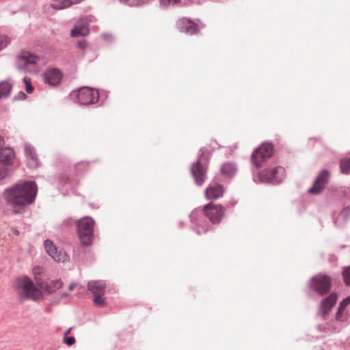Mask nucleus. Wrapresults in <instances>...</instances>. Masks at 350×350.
Listing matches in <instances>:
<instances>
[{"instance_id": "nucleus-1", "label": "nucleus", "mask_w": 350, "mask_h": 350, "mask_svg": "<svg viewBox=\"0 0 350 350\" xmlns=\"http://www.w3.org/2000/svg\"><path fill=\"white\" fill-rule=\"evenodd\" d=\"M38 189L35 182H18L4 192L7 203L13 207L15 213H19L25 206L34 202Z\"/></svg>"}, {"instance_id": "nucleus-2", "label": "nucleus", "mask_w": 350, "mask_h": 350, "mask_svg": "<svg viewBox=\"0 0 350 350\" xmlns=\"http://www.w3.org/2000/svg\"><path fill=\"white\" fill-rule=\"evenodd\" d=\"M13 287L21 300L31 299L37 301L43 298L42 291L36 286L31 279L27 275L17 278L14 280Z\"/></svg>"}, {"instance_id": "nucleus-3", "label": "nucleus", "mask_w": 350, "mask_h": 350, "mask_svg": "<svg viewBox=\"0 0 350 350\" xmlns=\"http://www.w3.org/2000/svg\"><path fill=\"white\" fill-rule=\"evenodd\" d=\"M39 61V56L29 51H23L17 56L16 65L19 70L37 72V64Z\"/></svg>"}, {"instance_id": "nucleus-4", "label": "nucleus", "mask_w": 350, "mask_h": 350, "mask_svg": "<svg viewBox=\"0 0 350 350\" xmlns=\"http://www.w3.org/2000/svg\"><path fill=\"white\" fill-rule=\"evenodd\" d=\"M94 221L90 217H84L77 221V230L81 243L85 245L92 243Z\"/></svg>"}, {"instance_id": "nucleus-5", "label": "nucleus", "mask_w": 350, "mask_h": 350, "mask_svg": "<svg viewBox=\"0 0 350 350\" xmlns=\"http://www.w3.org/2000/svg\"><path fill=\"white\" fill-rule=\"evenodd\" d=\"M70 96L72 99L76 98L75 102L81 105L97 103L99 98L98 92L88 87H83L78 91L72 92Z\"/></svg>"}, {"instance_id": "nucleus-6", "label": "nucleus", "mask_w": 350, "mask_h": 350, "mask_svg": "<svg viewBox=\"0 0 350 350\" xmlns=\"http://www.w3.org/2000/svg\"><path fill=\"white\" fill-rule=\"evenodd\" d=\"M203 154L204 152L191 167V174L196 183L198 185L203 184L206 176L207 159L204 158Z\"/></svg>"}, {"instance_id": "nucleus-7", "label": "nucleus", "mask_w": 350, "mask_h": 350, "mask_svg": "<svg viewBox=\"0 0 350 350\" xmlns=\"http://www.w3.org/2000/svg\"><path fill=\"white\" fill-rule=\"evenodd\" d=\"M260 182L278 184L282 181L285 177V170L278 166L272 170H265L258 174Z\"/></svg>"}, {"instance_id": "nucleus-8", "label": "nucleus", "mask_w": 350, "mask_h": 350, "mask_svg": "<svg viewBox=\"0 0 350 350\" xmlns=\"http://www.w3.org/2000/svg\"><path fill=\"white\" fill-rule=\"evenodd\" d=\"M273 147L271 144H264L252 153V161L254 165L258 167L272 156Z\"/></svg>"}, {"instance_id": "nucleus-9", "label": "nucleus", "mask_w": 350, "mask_h": 350, "mask_svg": "<svg viewBox=\"0 0 350 350\" xmlns=\"http://www.w3.org/2000/svg\"><path fill=\"white\" fill-rule=\"evenodd\" d=\"M331 286V280L325 275H317L310 280V287L319 295H323L329 292Z\"/></svg>"}, {"instance_id": "nucleus-10", "label": "nucleus", "mask_w": 350, "mask_h": 350, "mask_svg": "<svg viewBox=\"0 0 350 350\" xmlns=\"http://www.w3.org/2000/svg\"><path fill=\"white\" fill-rule=\"evenodd\" d=\"M203 211L206 217L213 224L219 223L224 214V211L221 205L213 203L204 205Z\"/></svg>"}, {"instance_id": "nucleus-11", "label": "nucleus", "mask_w": 350, "mask_h": 350, "mask_svg": "<svg viewBox=\"0 0 350 350\" xmlns=\"http://www.w3.org/2000/svg\"><path fill=\"white\" fill-rule=\"evenodd\" d=\"M330 173L327 170H321L314 181L313 185L308 189V193L315 195L321 193L327 185Z\"/></svg>"}, {"instance_id": "nucleus-12", "label": "nucleus", "mask_w": 350, "mask_h": 350, "mask_svg": "<svg viewBox=\"0 0 350 350\" xmlns=\"http://www.w3.org/2000/svg\"><path fill=\"white\" fill-rule=\"evenodd\" d=\"M44 245L48 254L51 256L55 261L66 262L69 260V256L65 252H62V251L58 252L56 246L51 240L46 239L44 242Z\"/></svg>"}, {"instance_id": "nucleus-13", "label": "nucleus", "mask_w": 350, "mask_h": 350, "mask_svg": "<svg viewBox=\"0 0 350 350\" xmlns=\"http://www.w3.org/2000/svg\"><path fill=\"white\" fill-rule=\"evenodd\" d=\"M177 27L180 31L185 32L189 35L194 34L198 30L197 24L186 18L178 21Z\"/></svg>"}, {"instance_id": "nucleus-14", "label": "nucleus", "mask_w": 350, "mask_h": 350, "mask_svg": "<svg viewBox=\"0 0 350 350\" xmlns=\"http://www.w3.org/2000/svg\"><path fill=\"white\" fill-rule=\"evenodd\" d=\"M62 73L59 70L56 68L49 69L44 73V82L49 85L55 86L60 83L62 79Z\"/></svg>"}, {"instance_id": "nucleus-15", "label": "nucleus", "mask_w": 350, "mask_h": 350, "mask_svg": "<svg viewBox=\"0 0 350 350\" xmlns=\"http://www.w3.org/2000/svg\"><path fill=\"white\" fill-rule=\"evenodd\" d=\"M223 186L217 183L209 185V186L205 190V197L208 200H217L221 198L223 196Z\"/></svg>"}, {"instance_id": "nucleus-16", "label": "nucleus", "mask_w": 350, "mask_h": 350, "mask_svg": "<svg viewBox=\"0 0 350 350\" xmlns=\"http://www.w3.org/2000/svg\"><path fill=\"white\" fill-rule=\"evenodd\" d=\"M25 153L27 165L29 166V167H37L39 165V163L34 148L31 146L26 144L25 146Z\"/></svg>"}, {"instance_id": "nucleus-17", "label": "nucleus", "mask_w": 350, "mask_h": 350, "mask_svg": "<svg viewBox=\"0 0 350 350\" xmlns=\"http://www.w3.org/2000/svg\"><path fill=\"white\" fill-rule=\"evenodd\" d=\"M337 299V295L336 293H332L329 297L322 301L321 308L323 316L329 312L332 307L335 305Z\"/></svg>"}, {"instance_id": "nucleus-18", "label": "nucleus", "mask_w": 350, "mask_h": 350, "mask_svg": "<svg viewBox=\"0 0 350 350\" xmlns=\"http://www.w3.org/2000/svg\"><path fill=\"white\" fill-rule=\"evenodd\" d=\"M106 284L104 281H91L88 284V289L94 295H104Z\"/></svg>"}, {"instance_id": "nucleus-19", "label": "nucleus", "mask_w": 350, "mask_h": 350, "mask_svg": "<svg viewBox=\"0 0 350 350\" xmlns=\"http://www.w3.org/2000/svg\"><path fill=\"white\" fill-rule=\"evenodd\" d=\"M220 172L224 176L231 178L234 176L237 172V165L232 162L224 163L221 166Z\"/></svg>"}, {"instance_id": "nucleus-20", "label": "nucleus", "mask_w": 350, "mask_h": 350, "mask_svg": "<svg viewBox=\"0 0 350 350\" xmlns=\"http://www.w3.org/2000/svg\"><path fill=\"white\" fill-rule=\"evenodd\" d=\"M349 215L350 208H345L334 219L335 224L339 228L345 226L348 223Z\"/></svg>"}, {"instance_id": "nucleus-21", "label": "nucleus", "mask_w": 350, "mask_h": 350, "mask_svg": "<svg viewBox=\"0 0 350 350\" xmlns=\"http://www.w3.org/2000/svg\"><path fill=\"white\" fill-rule=\"evenodd\" d=\"M62 286L63 282L61 280H55L50 281L44 286H40V288L47 293L51 294L62 288Z\"/></svg>"}, {"instance_id": "nucleus-22", "label": "nucleus", "mask_w": 350, "mask_h": 350, "mask_svg": "<svg viewBox=\"0 0 350 350\" xmlns=\"http://www.w3.org/2000/svg\"><path fill=\"white\" fill-rule=\"evenodd\" d=\"M14 156V153L12 149L10 148H3L0 150V163H2L5 165V164H9L13 157Z\"/></svg>"}, {"instance_id": "nucleus-23", "label": "nucleus", "mask_w": 350, "mask_h": 350, "mask_svg": "<svg viewBox=\"0 0 350 350\" xmlns=\"http://www.w3.org/2000/svg\"><path fill=\"white\" fill-rule=\"evenodd\" d=\"M89 33V29L86 25H76L72 29L70 35L72 37L85 36Z\"/></svg>"}, {"instance_id": "nucleus-24", "label": "nucleus", "mask_w": 350, "mask_h": 350, "mask_svg": "<svg viewBox=\"0 0 350 350\" xmlns=\"http://www.w3.org/2000/svg\"><path fill=\"white\" fill-rule=\"evenodd\" d=\"M12 85L10 83L2 81L0 83V99L8 98L11 92Z\"/></svg>"}, {"instance_id": "nucleus-25", "label": "nucleus", "mask_w": 350, "mask_h": 350, "mask_svg": "<svg viewBox=\"0 0 350 350\" xmlns=\"http://www.w3.org/2000/svg\"><path fill=\"white\" fill-rule=\"evenodd\" d=\"M350 304V296L347 297L342 301L338 307V312L336 313V319L337 320L342 321V313L343 312L345 308Z\"/></svg>"}, {"instance_id": "nucleus-26", "label": "nucleus", "mask_w": 350, "mask_h": 350, "mask_svg": "<svg viewBox=\"0 0 350 350\" xmlns=\"http://www.w3.org/2000/svg\"><path fill=\"white\" fill-rule=\"evenodd\" d=\"M340 167L342 174H349L350 173V159L345 158L341 159Z\"/></svg>"}, {"instance_id": "nucleus-27", "label": "nucleus", "mask_w": 350, "mask_h": 350, "mask_svg": "<svg viewBox=\"0 0 350 350\" xmlns=\"http://www.w3.org/2000/svg\"><path fill=\"white\" fill-rule=\"evenodd\" d=\"M342 275L344 278V281L346 285H350V267H347L344 271H342Z\"/></svg>"}, {"instance_id": "nucleus-28", "label": "nucleus", "mask_w": 350, "mask_h": 350, "mask_svg": "<svg viewBox=\"0 0 350 350\" xmlns=\"http://www.w3.org/2000/svg\"><path fill=\"white\" fill-rule=\"evenodd\" d=\"M103 295H96L94 296V304L98 306H104L105 305V301L102 297Z\"/></svg>"}, {"instance_id": "nucleus-29", "label": "nucleus", "mask_w": 350, "mask_h": 350, "mask_svg": "<svg viewBox=\"0 0 350 350\" xmlns=\"http://www.w3.org/2000/svg\"><path fill=\"white\" fill-rule=\"evenodd\" d=\"M23 81L24 83H25V85H26V91L28 94H30L33 91V87L31 84V81H30V79L25 77H24L23 79Z\"/></svg>"}, {"instance_id": "nucleus-30", "label": "nucleus", "mask_w": 350, "mask_h": 350, "mask_svg": "<svg viewBox=\"0 0 350 350\" xmlns=\"http://www.w3.org/2000/svg\"><path fill=\"white\" fill-rule=\"evenodd\" d=\"M8 175V170L6 167L0 163V180L5 178Z\"/></svg>"}, {"instance_id": "nucleus-31", "label": "nucleus", "mask_w": 350, "mask_h": 350, "mask_svg": "<svg viewBox=\"0 0 350 350\" xmlns=\"http://www.w3.org/2000/svg\"><path fill=\"white\" fill-rule=\"evenodd\" d=\"M10 42V39L7 36H3L0 39V51L4 49Z\"/></svg>"}, {"instance_id": "nucleus-32", "label": "nucleus", "mask_w": 350, "mask_h": 350, "mask_svg": "<svg viewBox=\"0 0 350 350\" xmlns=\"http://www.w3.org/2000/svg\"><path fill=\"white\" fill-rule=\"evenodd\" d=\"M120 2L123 3H128L129 5H139L140 1L139 0H119Z\"/></svg>"}, {"instance_id": "nucleus-33", "label": "nucleus", "mask_w": 350, "mask_h": 350, "mask_svg": "<svg viewBox=\"0 0 350 350\" xmlns=\"http://www.w3.org/2000/svg\"><path fill=\"white\" fill-rule=\"evenodd\" d=\"M159 3L161 7L167 8L171 5L170 0H159Z\"/></svg>"}, {"instance_id": "nucleus-34", "label": "nucleus", "mask_w": 350, "mask_h": 350, "mask_svg": "<svg viewBox=\"0 0 350 350\" xmlns=\"http://www.w3.org/2000/svg\"><path fill=\"white\" fill-rule=\"evenodd\" d=\"M75 342V338L73 336H70L66 338L65 342L68 346L72 345Z\"/></svg>"}, {"instance_id": "nucleus-35", "label": "nucleus", "mask_w": 350, "mask_h": 350, "mask_svg": "<svg viewBox=\"0 0 350 350\" xmlns=\"http://www.w3.org/2000/svg\"><path fill=\"white\" fill-rule=\"evenodd\" d=\"M27 97L26 94L23 92H21L18 94V95L15 97V99L16 100H21V99H25Z\"/></svg>"}, {"instance_id": "nucleus-36", "label": "nucleus", "mask_w": 350, "mask_h": 350, "mask_svg": "<svg viewBox=\"0 0 350 350\" xmlns=\"http://www.w3.org/2000/svg\"><path fill=\"white\" fill-rule=\"evenodd\" d=\"M33 272L35 275L40 274L41 272V269L39 267H34L33 269Z\"/></svg>"}, {"instance_id": "nucleus-37", "label": "nucleus", "mask_w": 350, "mask_h": 350, "mask_svg": "<svg viewBox=\"0 0 350 350\" xmlns=\"http://www.w3.org/2000/svg\"><path fill=\"white\" fill-rule=\"evenodd\" d=\"M171 1V5H176L180 3V0H170Z\"/></svg>"}, {"instance_id": "nucleus-38", "label": "nucleus", "mask_w": 350, "mask_h": 350, "mask_svg": "<svg viewBox=\"0 0 350 350\" xmlns=\"http://www.w3.org/2000/svg\"><path fill=\"white\" fill-rule=\"evenodd\" d=\"M198 211L197 210H194L192 211V213H191L190 215V218L191 219V221H193V219H194L196 213H197Z\"/></svg>"}, {"instance_id": "nucleus-39", "label": "nucleus", "mask_w": 350, "mask_h": 350, "mask_svg": "<svg viewBox=\"0 0 350 350\" xmlns=\"http://www.w3.org/2000/svg\"><path fill=\"white\" fill-rule=\"evenodd\" d=\"M78 45L80 48L81 49H84L85 46H86V43L85 42H79L78 43Z\"/></svg>"}, {"instance_id": "nucleus-40", "label": "nucleus", "mask_w": 350, "mask_h": 350, "mask_svg": "<svg viewBox=\"0 0 350 350\" xmlns=\"http://www.w3.org/2000/svg\"><path fill=\"white\" fill-rule=\"evenodd\" d=\"M318 329L319 331H323V330L325 329V327L323 325H318Z\"/></svg>"}, {"instance_id": "nucleus-41", "label": "nucleus", "mask_w": 350, "mask_h": 350, "mask_svg": "<svg viewBox=\"0 0 350 350\" xmlns=\"http://www.w3.org/2000/svg\"><path fill=\"white\" fill-rule=\"evenodd\" d=\"M75 284H71L70 286H69V290L70 291H72L74 287H75Z\"/></svg>"}, {"instance_id": "nucleus-42", "label": "nucleus", "mask_w": 350, "mask_h": 350, "mask_svg": "<svg viewBox=\"0 0 350 350\" xmlns=\"http://www.w3.org/2000/svg\"><path fill=\"white\" fill-rule=\"evenodd\" d=\"M68 296H69V294H68V293H62V297H68Z\"/></svg>"}, {"instance_id": "nucleus-43", "label": "nucleus", "mask_w": 350, "mask_h": 350, "mask_svg": "<svg viewBox=\"0 0 350 350\" xmlns=\"http://www.w3.org/2000/svg\"><path fill=\"white\" fill-rule=\"evenodd\" d=\"M69 332H70V330H68V331L66 332V334H68V333H69Z\"/></svg>"}, {"instance_id": "nucleus-44", "label": "nucleus", "mask_w": 350, "mask_h": 350, "mask_svg": "<svg viewBox=\"0 0 350 350\" xmlns=\"http://www.w3.org/2000/svg\"><path fill=\"white\" fill-rule=\"evenodd\" d=\"M1 139H2L0 137V142L1 141Z\"/></svg>"}]
</instances>
